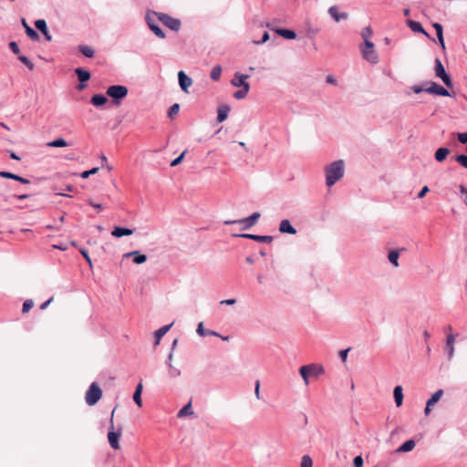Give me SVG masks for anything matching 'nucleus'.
Instances as JSON below:
<instances>
[{
  "label": "nucleus",
  "instance_id": "f257e3e1",
  "mask_svg": "<svg viewBox=\"0 0 467 467\" xmlns=\"http://www.w3.org/2000/svg\"><path fill=\"white\" fill-rule=\"evenodd\" d=\"M326 184L327 187L333 186L337 182L343 178L345 173V163L343 160H337L325 167Z\"/></svg>",
  "mask_w": 467,
  "mask_h": 467
},
{
  "label": "nucleus",
  "instance_id": "f03ea898",
  "mask_svg": "<svg viewBox=\"0 0 467 467\" xmlns=\"http://www.w3.org/2000/svg\"><path fill=\"white\" fill-rule=\"evenodd\" d=\"M411 90L415 94H420L424 91L435 96L451 97V93L448 91L447 88L434 81H425L423 83V86L413 85L411 87Z\"/></svg>",
  "mask_w": 467,
  "mask_h": 467
},
{
  "label": "nucleus",
  "instance_id": "7ed1b4c3",
  "mask_svg": "<svg viewBox=\"0 0 467 467\" xmlns=\"http://www.w3.org/2000/svg\"><path fill=\"white\" fill-rule=\"evenodd\" d=\"M129 89L123 85H112L107 88L106 94L111 99L114 105L119 106L128 96Z\"/></svg>",
  "mask_w": 467,
  "mask_h": 467
},
{
  "label": "nucleus",
  "instance_id": "20e7f679",
  "mask_svg": "<svg viewBox=\"0 0 467 467\" xmlns=\"http://www.w3.org/2000/svg\"><path fill=\"white\" fill-rule=\"evenodd\" d=\"M300 376L302 377L305 385L308 386L309 377L318 378L325 373L324 367L317 364L304 365L299 368Z\"/></svg>",
  "mask_w": 467,
  "mask_h": 467
},
{
  "label": "nucleus",
  "instance_id": "39448f33",
  "mask_svg": "<svg viewBox=\"0 0 467 467\" xmlns=\"http://www.w3.org/2000/svg\"><path fill=\"white\" fill-rule=\"evenodd\" d=\"M154 16L158 21L161 22L166 27L172 31L178 32L181 28L182 23L178 18H174L168 14L161 12H153Z\"/></svg>",
  "mask_w": 467,
  "mask_h": 467
},
{
  "label": "nucleus",
  "instance_id": "423d86ee",
  "mask_svg": "<svg viewBox=\"0 0 467 467\" xmlns=\"http://www.w3.org/2000/svg\"><path fill=\"white\" fill-rule=\"evenodd\" d=\"M102 397V389L97 382H92L85 395V401L88 406L96 405Z\"/></svg>",
  "mask_w": 467,
  "mask_h": 467
},
{
  "label": "nucleus",
  "instance_id": "0eeeda50",
  "mask_svg": "<svg viewBox=\"0 0 467 467\" xmlns=\"http://www.w3.org/2000/svg\"><path fill=\"white\" fill-rule=\"evenodd\" d=\"M115 409L111 412L110 417V425L108 432V440L110 447L114 450L119 449V438L121 436V428H119L117 431L114 430V423H113V416H114Z\"/></svg>",
  "mask_w": 467,
  "mask_h": 467
},
{
  "label": "nucleus",
  "instance_id": "6e6552de",
  "mask_svg": "<svg viewBox=\"0 0 467 467\" xmlns=\"http://www.w3.org/2000/svg\"><path fill=\"white\" fill-rule=\"evenodd\" d=\"M260 216H261L260 213L255 212L246 218L238 219V220H227V221H224L223 223L226 225L235 224V223L242 224L243 225L242 229L247 230V229L251 228L252 226H254L257 223Z\"/></svg>",
  "mask_w": 467,
  "mask_h": 467
},
{
  "label": "nucleus",
  "instance_id": "1a4fd4ad",
  "mask_svg": "<svg viewBox=\"0 0 467 467\" xmlns=\"http://www.w3.org/2000/svg\"><path fill=\"white\" fill-rule=\"evenodd\" d=\"M435 76L441 79L447 88H452V80L451 76L446 72L444 66L442 65L440 58L435 59L434 66Z\"/></svg>",
  "mask_w": 467,
  "mask_h": 467
},
{
  "label": "nucleus",
  "instance_id": "9d476101",
  "mask_svg": "<svg viewBox=\"0 0 467 467\" xmlns=\"http://www.w3.org/2000/svg\"><path fill=\"white\" fill-rule=\"evenodd\" d=\"M154 11H148L146 14V23L150 29L158 37L165 38V33L161 28V26L157 24L158 19L153 15Z\"/></svg>",
  "mask_w": 467,
  "mask_h": 467
},
{
  "label": "nucleus",
  "instance_id": "9b49d317",
  "mask_svg": "<svg viewBox=\"0 0 467 467\" xmlns=\"http://www.w3.org/2000/svg\"><path fill=\"white\" fill-rule=\"evenodd\" d=\"M74 72L78 80V85L77 88L78 90L81 91L87 88V83L90 79L91 74L88 69L84 67H77L75 68Z\"/></svg>",
  "mask_w": 467,
  "mask_h": 467
},
{
  "label": "nucleus",
  "instance_id": "f8f14e48",
  "mask_svg": "<svg viewBox=\"0 0 467 467\" xmlns=\"http://www.w3.org/2000/svg\"><path fill=\"white\" fill-rule=\"evenodd\" d=\"M233 237L250 239L258 243L271 244L274 240L271 235H259L254 234H233Z\"/></svg>",
  "mask_w": 467,
  "mask_h": 467
},
{
  "label": "nucleus",
  "instance_id": "ddd939ff",
  "mask_svg": "<svg viewBox=\"0 0 467 467\" xmlns=\"http://www.w3.org/2000/svg\"><path fill=\"white\" fill-rule=\"evenodd\" d=\"M179 86L182 91L188 93V88L192 86V78L185 74L184 71L181 70L178 73Z\"/></svg>",
  "mask_w": 467,
  "mask_h": 467
},
{
  "label": "nucleus",
  "instance_id": "4468645a",
  "mask_svg": "<svg viewBox=\"0 0 467 467\" xmlns=\"http://www.w3.org/2000/svg\"><path fill=\"white\" fill-rule=\"evenodd\" d=\"M250 76L249 75H244V74H242L240 72H236L233 78V79L231 80V84L234 86V87H237V88H243V87H245V86H250V84L246 81V79L249 78Z\"/></svg>",
  "mask_w": 467,
  "mask_h": 467
},
{
  "label": "nucleus",
  "instance_id": "2eb2a0df",
  "mask_svg": "<svg viewBox=\"0 0 467 467\" xmlns=\"http://www.w3.org/2000/svg\"><path fill=\"white\" fill-rule=\"evenodd\" d=\"M362 57L369 62L370 64H377L379 62V57L375 48L370 49H361Z\"/></svg>",
  "mask_w": 467,
  "mask_h": 467
},
{
  "label": "nucleus",
  "instance_id": "dca6fc26",
  "mask_svg": "<svg viewBox=\"0 0 467 467\" xmlns=\"http://www.w3.org/2000/svg\"><path fill=\"white\" fill-rule=\"evenodd\" d=\"M231 110V107L227 104H223L217 109V118L216 120L218 123H222L227 119L229 112Z\"/></svg>",
  "mask_w": 467,
  "mask_h": 467
},
{
  "label": "nucleus",
  "instance_id": "f3484780",
  "mask_svg": "<svg viewBox=\"0 0 467 467\" xmlns=\"http://www.w3.org/2000/svg\"><path fill=\"white\" fill-rule=\"evenodd\" d=\"M124 257H132V261L136 265H141L147 261V255L140 254V251H132L126 253Z\"/></svg>",
  "mask_w": 467,
  "mask_h": 467
},
{
  "label": "nucleus",
  "instance_id": "a211bd4d",
  "mask_svg": "<svg viewBox=\"0 0 467 467\" xmlns=\"http://www.w3.org/2000/svg\"><path fill=\"white\" fill-rule=\"evenodd\" d=\"M135 232V229H130L123 226H115L111 232V234L116 238H120L123 236H128L132 234Z\"/></svg>",
  "mask_w": 467,
  "mask_h": 467
},
{
  "label": "nucleus",
  "instance_id": "6ab92c4d",
  "mask_svg": "<svg viewBox=\"0 0 467 467\" xmlns=\"http://www.w3.org/2000/svg\"><path fill=\"white\" fill-rule=\"evenodd\" d=\"M35 26L39 32H41L44 35L47 41H51L52 36L48 32L47 23L44 19L36 20L35 22Z\"/></svg>",
  "mask_w": 467,
  "mask_h": 467
},
{
  "label": "nucleus",
  "instance_id": "aec40b11",
  "mask_svg": "<svg viewBox=\"0 0 467 467\" xmlns=\"http://www.w3.org/2000/svg\"><path fill=\"white\" fill-rule=\"evenodd\" d=\"M279 231L282 234H296V229L291 224L290 221L284 219L280 222Z\"/></svg>",
  "mask_w": 467,
  "mask_h": 467
},
{
  "label": "nucleus",
  "instance_id": "412c9836",
  "mask_svg": "<svg viewBox=\"0 0 467 467\" xmlns=\"http://www.w3.org/2000/svg\"><path fill=\"white\" fill-rule=\"evenodd\" d=\"M407 26L415 33L422 34L428 37H430V35L427 33V31L423 28L420 22L414 21V20H407Z\"/></svg>",
  "mask_w": 467,
  "mask_h": 467
},
{
  "label": "nucleus",
  "instance_id": "4be33fe9",
  "mask_svg": "<svg viewBox=\"0 0 467 467\" xmlns=\"http://www.w3.org/2000/svg\"><path fill=\"white\" fill-rule=\"evenodd\" d=\"M432 26H433V28L436 31V36H437V38H438L439 45L441 46L442 50H445L446 47H445V42H444V38H443V27H442V26L440 23H434L432 25Z\"/></svg>",
  "mask_w": 467,
  "mask_h": 467
},
{
  "label": "nucleus",
  "instance_id": "5701e85b",
  "mask_svg": "<svg viewBox=\"0 0 467 467\" xmlns=\"http://www.w3.org/2000/svg\"><path fill=\"white\" fill-rule=\"evenodd\" d=\"M172 326H173V322L169 325L163 326L155 331V333H154V337H155L154 345L155 346L160 344L161 337L171 329V327Z\"/></svg>",
  "mask_w": 467,
  "mask_h": 467
},
{
  "label": "nucleus",
  "instance_id": "b1692460",
  "mask_svg": "<svg viewBox=\"0 0 467 467\" xmlns=\"http://www.w3.org/2000/svg\"><path fill=\"white\" fill-rule=\"evenodd\" d=\"M274 30H275V32L278 36H283L285 39L292 40V39H295L296 37V33L294 30H292V29L279 28L278 27V28H275Z\"/></svg>",
  "mask_w": 467,
  "mask_h": 467
},
{
  "label": "nucleus",
  "instance_id": "393cba45",
  "mask_svg": "<svg viewBox=\"0 0 467 467\" xmlns=\"http://www.w3.org/2000/svg\"><path fill=\"white\" fill-rule=\"evenodd\" d=\"M108 102V99L104 94H95L90 99V103L95 107H102Z\"/></svg>",
  "mask_w": 467,
  "mask_h": 467
},
{
  "label": "nucleus",
  "instance_id": "a878e982",
  "mask_svg": "<svg viewBox=\"0 0 467 467\" xmlns=\"http://www.w3.org/2000/svg\"><path fill=\"white\" fill-rule=\"evenodd\" d=\"M0 177L5 178V179H12L17 182H20L21 183L27 184L29 183V181L26 178H23L17 174L9 172V171H0Z\"/></svg>",
  "mask_w": 467,
  "mask_h": 467
},
{
  "label": "nucleus",
  "instance_id": "bb28decb",
  "mask_svg": "<svg viewBox=\"0 0 467 467\" xmlns=\"http://www.w3.org/2000/svg\"><path fill=\"white\" fill-rule=\"evenodd\" d=\"M450 154V150L446 147H441L436 150L434 153V158L438 162H442L445 161L447 156Z\"/></svg>",
  "mask_w": 467,
  "mask_h": 467
},
{
  "label": "nucleus",
  "instance_id": "cd10ccee",
  "mask_svg": "<svg viewBox=\"0 0 467 467\" xmlns=\"http://www.w3.org/2000/svg\"><path fill=\"white\" fill-rule=\"evenodd\" d=\"M416 442L414 440L410 439L403 442L397 450V452H409L414 449Z\"/></svg>",
  "mask_w": 467,
  "mask_h": 467
},
{
  "label": "nucleus",
  "instance_id": "c85d7f7f",
  "mask_svg": "<svg viewBox=\"0 0 467 467\" xmlns=\"http://www.w3.org/2000/svg\"><path fill=\"white\" fill-rule=\"evenodd\" d=\"M196 332L201 337H204V336L220 337V334L218 332H215V331H213V330H210V329H205L203 327L202 322L198 324Z\"/></svg>",
  "mask_w": 467,
  "mask_h": 467
},
{
  "label": "nucleus",
  "instance_id": "c756f323",
  "mask_svg": "<svg viewBox=\"0 0 467 467\" xmlns=\"http://www.w3.org/2000/svg\"><path fill=\"white\" fill-rule=\"evenodd\" d=\"M401 386H396L393 390L394 400L397 407H400L403 402V391Z\"/></svg>",
  "mask_w": 467,
  "mask_h": 467
},
{
  "label": "nucleus",
  "instance_id": "7c9ffc66",
  "mask_svg": "<svg viewBox=\"0 0 467 467\" xmlns=\"http://www.w3.org/2000/svg\"><path fill=\"white\" fill-rule=\"evenodd\" d=\"M453 343H454V336L451 334L447 337L446 346H445V349L448 353L449 359H451L453 356V352H454Z\"/></svg>",
  "mask_w": 467,
  "mask_h": 467
},
{
  "label": "nucleus",
  "instance_id": "2f4dec72",
  "mask_svg": "<svg viewBox=\"0 0 467 467\" xmlns=\"http://www.w3.org/2000/svg\"><path fill=\"white\" fill-rule=\"evenodd\" d=\"M141 393H142V384L141 382H140L136 389H135V391L133 393V396H132V399L134 400V402L139 406V407H141L142 406V400H141Z\"/></svg>",
  "mask_w": 467,
  "mask_h": 467
},
{
  "label": "nucleus",
  "instance_id": "473e14b6",
  "mask_svg": "<svg viewBox=\"0 0 467 467\" xmlns=\"http://www.w3.org/2000/svg\"><path fill=\"white\" fill-rule=\"evenodd\" d=\"M78 51L86 57L91 58L95 55V50L87 45H79L78 47Z\"/></svg>",
  "mask_w": 467,
  "mask_h": 467
},
{
  "label": "nucleus",
  "instance_id": "72a5a7b5",
  "mask_svg": "<svg viewBox=\"0 0 467 467\" xmlns=\"http://www.w3.org/2000/svg\"><path fill=\"white\" fill-rule=\"evenodd\" d=\"M22 23L26 28V35L28 36V37H30V39H32L33 41H36V40H38L39 39V35L38 33L33 29L32 27H30L25 19H22Z\"/></svg>",
  "mask_w": 467,
  "mask_h": 467
},
{
  "label": "nucleus",
  "instance_id": "f704fd0d",
  "mask_svg": "<svg viewBox=\"0 0 467 467\" xmlns=\"http://www.w3.org/2000/svg\"><path fill=\"white\" fill-rule=\"evenodd\" d=\"M400 251L399 249H394L389 252L388 259L394 266H399Z\"/></svg>",
  "mask_w": 467,
  "mask_h": 467
},
{
  "label": "nucleus",
  "instance_id": "c9c22d12",
  "mask_svg": "<svg viewBox=\"0 0 467 467\" xmlns=\"http://www.w3.org/2000/svg\"><path fill=\"white\" fill-rule=\"evenodd\" d=\"M193 414V410H192V403L191 402H188L186 405H184L178 412V417L179 418H182V417H185V416H189V415H192Z\"/></svg>",
  "mask_w": 467,
  "mask_h": 467
},
{
  "label": "nucleus",
  "instance_id": "e433bc0d",
  "mask_svg": "<svg viewBox=\"0 0 467 467\" xmlns=\"http://www.w3.org/2000/svg\"><path fill=\"white\" fill-rule=\"evenodd\" d=\"M328 13L337 22H338L341 18H347V14L338 13L337 6H331L328 9Z\"/></svg>",
  "mask_w": 467,
  "mask_h": 467
},
{
  "label": "nucleus",
  "instance_id": "4c0bfd02",
  "mask_svg": "<svg viewBox=\"0 0 467 467\" xmlns=\"http://www.w3.org/2000/svg\"><path fill=\"white\" fill-rule=\"evenodd\" d=\"M443 394L442 389H439L436 392H434L431 397L427 400L428 407L433 406L435 403L439 401V400L441 398Z\"/></svg>",
  "mask_w": 467,
  "mask_h": 467
},
{
  "label": "nucleus",
  "instance_id": "58836bf2",
  "mask_svg": "<svg viewBox=\"0 0 467 467\" xmlns=\"http://www.w3.org/2000/svg\"><path fill=\"white\" fill-rule=\"evenodd\" d=\"M249 90H250V86H248V87L245 86V87L240 88V89H238L237 91H235L234 93V98L236 99H243L247 96Z\"/></svg>",
  "mask_w": 467,
  "mask_h": 467
},
{
  "label": "nucleus",
  "instance_id": "ea45409f",
  "mask_svg": "<svg viewBox=\"0 0 467 467\" xmlns=\"http://www.w3.org/2000/svg\"><path fill=\"white\" fill-rule=\"evenodd\" d=\"M221 74H222V67H221V66L216 65L215 67H213L211 74H210V78L214 81H218L221 78Z\"/></svg>",
  "mask_w": 467,
  "mask_h": 467
},
{
  "label": "nucleus",
  "instance_id": "a19ab883",
  "mask_svg": "<svg viewBox=\"0 0 467 467\" xmlns=\"http://www.w3.org/2000/svg\"><path fill=\"white\" fill-rule=\"evenodd\" d=\"M466 154H458L454 157L455 161H457L462 167L467 169V145H466Z\"/></svg>",
  "mask_w": 467,
  "mask_h": 467
},
{
  "label": "nucleus",
  "instance_id": "79ce46f5",
  "mask_svg": "<svg viewBox=\"0 0 467 467\" xmlns=\"http://www.w3.org/2000/svg\"><path fill=\"white\" fill-rule=\"evenodd\" d=\"M179 110H180V105L178 103H174L169 108L167 116L170 119H173L174 116H176L179 113Z\"/></svg>",
  "mask_w": 467,
  "mask_h": 467
},
{
  "label": "nucleus",
  "instance_id": "37998d69",
  "mask_svg": "<svg viewBox=\"0 0 467 467\" xmlns=\"http://www.w3.org/2000/svg\"><path fill=\"white\" fill-rule=\"evenodd\" d=\"M168 367V374L171 378H177L181 375V370L175 368L172 364L167 366Z\"/></svg>",
  "mask_w": 467,
  "mask_h": 467
},
{
  "label": "nucleus",
  "instance_id": "c03bdc74",
  "mask_svg": "<svg viewBox=\"0 0 467 467\" xmlns=\"http://www.w3.org/2000/svg\"><path fill=\"white\" fill-rule=\"evenodd\" d=\"M18 60L21 61L25 66H26L30 70H33L34 64L27 57L20 55L18 56Z\"/></svg>",
  "mask_w": 467,
  "mask_h": 467
},
{
  "label": "nucleus",
  "instance_id": "a18cd8bd",
  "mask_svg": "<svg viewBox=\"0 0 467 467\" xmlns=\"http://www.w3.org/2000/svg\"><path fill=\"white\" fill-rule=\"evenodd\" d=\"M313 461L311 457L307 454L304 455L301 459V467H312Z\"/></svg>",
  "mask_w": 467,
  "mask_h": 467
},
{
  "label": "nucleus",
  "instance_id": "49530a36",
  "mask_svg": "<svg viewBox=\"0 0 467 467\" xmlns=\"http://www.w3.org/2000/svg\"><path fill=\"white\" fill-rule=\"evenodd\" d=\"M99 167H94L90 170H88V171H84L80 173V177L83 178V179H87L88 178L90 175H93V174H96L98 171H99Z\"/></svg>",
  "mask_w": 467,
  "mask_h": 467
},
{
  "label": "nucleus",
  "instance_id": "de8ad7c7",
  "mask_svg": "<svg viewBox=\"0 0 467 467\" xmlns=\"http://www.w3.org/2000/svg\"><path fill=\"white\" fill-rule=\"evenodd\" d=\"M186 152H187V150H184L177 158L172 160L171 162V166L175 167V166L179 165L183 161Z\"/></svg>",
  "mask_w": 467,
  "mask_h": 467
},
{
  "label": "nucleus",
  "instance_id": "09e8293b",
  "mask_svg": "<svg viewBox=\"0 0 467 467\" xmlns=\"http://www.w3.org/2000/svg\"><path fill=\"white\" fill-rule=\"evenodd\" d=\"M372 29L369 26L364 27L361 32L363 40H368L372 36Z\"/></svg>",
  "mask_w": 467,
  "mask_h": 467
},
{
  "label": "nucleus",
  "instance_id": "8fccbe9b",
  "mask_svg": "<svg viewBox=\"0 0 467 467\" xmlns=\"http://www.w3.org/2000/svg\"><path fill=\"white\" fill-rule=\"evenodd\" d=\"M34 306V301L32 299H26L22 307L23 313H27Z\"/></svg>",
  "mask_w": 467,
  "mask_h": 467
},
{
  "label": "nucleus",
  "instance_id": "3c124183",
  "mask_svg": "<svg viewBox=\"0 0 467 467\" xmlns=\"http://www.w3.org/2000/svg\"><path fill=\"white\" fill-rule=\"evenodd\" d=\"M455 135L460 143L467 144V132H458Z\"/></svg>",
  "mask_w": 467,
  "mask_h": 467
},
{
  "label": "nucleus",
  "instance_id": "603ef678",
  "mask_svg": "<svg viewBox=\"0 0 467 467\" xmlns=\"http://www.w3.org/2000/svg\"><path fill=\"white\" fill-rule=\"evenodd\" d=\"M270 38V36H269V33L265 31L263 36H262V38L261 40H254L253 42L255 44V45H262V44H265L266 41H268Z\"/></svg>",
  "mask_w": 467,
  "mask_h": 467
},
{
  "label": "nucleus",
  "instance_id": "864d4df0",
  "mask_svg": "<svg viewBox=\"0 0 467 467\" xmlns=\"http://www.w3.org/2000/svg\"><path fill=\"white\" fill-rule=\"evenodd\" d=\"M353 465L354 467H363L364 465V460L361 455H358L353 460Z\"/></svg>",
  "mask_w": 467,
  "mask_h": 467
},
{
  "label": "nucleus",
  "instance_id": "5fc2aeb1",
  "mask_svg": "<svg viewBox=\"0 0 467 467\" xmlns=\"http://www.w3.org/2000/svg\"><path fill=\"white\" fill-rule=\"evenodd\" d=\"M87 202L91 207L97 209L98 212H101L104 209V207H103V205L101 203L94 202L91 199H88L87 201Z\"/></svg>",
  "mask_w": 467,
  "mask_h": 467
},
{
  "label": "nucleus",
  "instance_id": "6e6d98bb",
  "mask_svg": "<svg viewBox=\"0 0 467 467\" xmlns=\"http://www.w3.org/2000/svg\"><path fill=\"white\" fill-rule=\"evenodd\" d=\"M79 252L82 254V256L85 258L86 262L89 265V266H92V261H91V258H90L88 251L84 248H81L79 250Z\"/></svg>",
  "mask_w": 467,
  "mask_h": 467
},
{
  "label": "nucleus",
  "instance_id": "4d7b16f0",
  "mask_svg": "<svg viewBox=\"0 0 467 467\" xmlns=\"http://www.w3.org/2000/svg\"><path fill=\"white\" fill-rule=\"evenodd\" d=\"M9 48L14 54H19L20 52L19 47L15 41L9 43Z\"/></svg>",
  "mask_w": 467,
  "mask_h": 467
},
{
  "label": "nucleus",
  "instance_id": "13d9d810",
  "mask_svg": "<svg viewBox=\"0 0 467 467\" xmlns=\"http://www.w3.org/2000/svg\"><path fill=\"white\" fill-rule=\"evenodd\" d=\"M350 350V348H348L346 349H342L339 351L338 355H339V358L340 359L345 362L348 358V351Z\"/></svg>",
  "mask_w": 467,
  "mask_h": 467
},
{
  "label": "nucleus",
  "instance_id": "bf43d9fd",
  "mask_svg": "<svg viewBox=\"0 0 467 467\" xmlns=\"http://www.w3.org/2000/svg\"><path fill=\"white\" fill-rule=\"evenodd\" d=\"M430 192V188H429L428 186H426V185H425V186H423V187L421 188V190L418 192L417 197H418L419 199H422V198L427 194V192Z\"/></svg>",
  "mask_w": 467,
  "mask_h": 467
},
{
  "label": "nucleus",
  "instance_id": "052dcab7",
  "mask_svg": "<svg viewBox=\"0 0 467 467\" xmlns=\"http://www.w3.org/2000/svg\"><path fill=\"white\" fill-rule=\"evenodd\" d=\"M254 394H255L257 400H260V381L259 380L255 381Z\"/></svg>",
  "mask_w": 467,
  "mask_h": 467
},
{
  "label": "nucleus",
  "instance_id": "680f3d73",
  "mask_svg": "<svg viewBox=\"0 0 467 467\" xmlns=\"http://www.w3.org/2000/svg\"><path fill=\"white\" fill-rule=\"evenodd\" d=\"M365 47L363 49H370L375 48L374 43L370 41L369 39L364 40Z\"/></svg>",
  "mask_w": 467,
  "mask_h": 467
},
{
  "label": "nucleus",
  "instance_id": "e2e57ef3",
  "mask_svg": "<svg viewBox=\"0 0 467 467\" xmlns=\"http://www.w3.org/2000/svg\"><path fill=\"white\" fill-rule=\"evenodd\" d=\"M235 303H236V299H234V298L224 299L220 302V304H222V305H228V306L234 305Z\"/></svg>",
  "mask_w": 467,
  "mask_h": 467
},
{
  "label": "nucleus",
  "instance_id": "0e129e2a",
  "mask_svg": "<svg viewBox=\"0 0 467 467\" xmlns=\"http://www.w3.org/2000/svg\"><path fill=\"white\" fill-rule=\"evenodd\" d=\"M326 81H327V83H329V84H332V85H336L337 84V79L332 75H328L326 78Z\"/></svg>",
  "mask_w": 467,
  "mask_h": 467
},
{
  "label": "nucleus",
  "instance_id": "69168bd1",
  "mask_svg": "<svg viewBox=\"0 0 467 467\" xmlns=\"http://www.w3.org/2000/svg\"><path fill=\"white\" fill-rule=\"evenodd\" d=\"M459 190H460V192L464 195V196H467V187L463 184H461L459 186Z\"/></svg>",
  "mask_w": 467,
  "mask_h": 467
},
{
  "label": "nucleus",
  "instance_id": "338daca9",
  "mask_svg": "<svg viewBox=\"0 0 467 467\" xmlns=\"http://www.w3.org/2000/svg\"><path fill=\"white\" fill-rule=\"evenodd\" d=\"M49 147L58 148V138L47 144Z\"/></svg>",
  "mask_w": 467,
  "mask_h": 467
},
{
  "label": "nucleus",
  "instance_id": "774afa93",
  "mask_svg": "<svg viewBox=\"0 0 467 467\" xmlns=\"http://www.w3.org/2000/svg\"><path fill=\"white\" fill-rule=\"evenodd\" d=\"M53 300V297L49 298L48 300H47L46 302H44L41 306H40V309L44 310L47 307V306L51 303V301Z\"/></svg>",
  "mask_w": 467,
  "mask_h": 467
}]
</instances>
